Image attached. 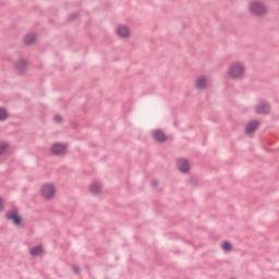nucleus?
I'll list each match as a JSON object with an SVG mask.
<instances>
[{
  "instance_id": "nucleus-2",
  "label": "nucleus",
  "mask_w": 279,
  "mask_h": 279,
  "mask_svg": "<svg viewBox=\"0 0 279 279\" xmlns=\"http://www.w3.org/2000/svg\"><path fill=\"white\" fill-rule=\"evenodd\" d=\"M250 12L254 14V16H265L267 7L260 1H254L250 4Z\"/></svg>"
},
{
  "instance_id": "nucleus-4",
  "label": "nucleus",
  "mask_w": 279,
  "mask_h": 279,
  "mask_svg": "<svg viewBox=\"0 0 279 279\" xmlns=\"http://www.w3.org/2000/svg\"><path fill=\"white\" fill-rule=\"evenodd\" d=\"M5 217L9 221H12L14 226H21L23 221L19 216V208L13 207L12 210L7 211Z\"/></svg>"
},
{
  "instance_id": "nucleus-20",
  "label": "nucleus",
  "mask_w": 279,
  "mask_h": 279,
  "mask_svg": "<svg viewBox=\"0 0 279 279\" xmlns=\"http://www.w3.org/2000/svg\"><path fill=\"white\" fill-rule=\"evenodd\" d=\"M73 271H74V274H80V267L74 266V267H73Z\"/></svg>"
},
{
  "instance_id": "nucleus-6",
  "label": "nucleus",
  "mask_w": 279,
  "mask_h": 279,
  "mask_svg": "<svg viewBox=\"0 0 279 279\" xmlns=\"http://www.w3.org/2000/svg\"><path fill=\"white\" fill-rule=\"evenodd\" d=\"M51 151L52 154H54V156H62V154L66 153V145L60 143L53 144L51 147Z\"/></svg>"
},
{
  "instance_id": "nucleus-18",
  "label": "nucleus",
  "mask_w": 279,
  "mask_h": 279,
  "mask_svg": "<svg viewBox=\"0 0 279 279\" xmlns=\"http://www.w3.org/2000/svg\"><path fill=\"white\" fill-rule=\"evenodd\" d=\"M222 250H225V252H230V250H232V244H230L228 241L223 242Z\"/></svg>"
},
{
  "instance_id": "nucleus-15",
  "label": "nucleus",
  "mask_w": 279,
  "mask_h": 279,
  "mask_svg": "<svg viewBox=\"0 0 279 279\" xmlns=\"http://www.w3.org/2000/svg\"><path fill=\"white\" fill-rule=\"evenodd\" d=\"M31 256H40L43 254V246H35L29 251Z\"/></svg>"
},
{
  "instance_id": "nucleus-8",
  "label": "nucleus",
  "mask_w": 279,
  "mask_h": 279,
  "mask_svg": "<svg viewBox=\"0 0 279 279\" xmlns=\"http://www.w3.org/2000/svg\"><path fill=\"white\" fill-rule=\"evenodd\" d=\"M195 87L198 90H204L208 88V78L206 76H199L195 82Z\"/></svg>"
},
{
  "instance_id": "nucleus-14",
  "label": "nucleus",
  "mask_w": 279,
  "mask_h": 279,
  "mask_svg": "<svg viewBox=\"0 0 279 279\" xmlns=\"http://www.w3.org/2000/svg\"><path fill=\"white\" fill-rule=\"evenodd\" d=\"M27 66V61L25 60H20L16 64H15V69L17 71H20L21 73H23V71H25V68Z\"/></svg>"
},
{
  "instance_id": "nucleus-1",
  "label": "nucleus",
  "mask_w": 279,
  "mask_h": 279,
  "mask_svg": "<svg viewBox=\"0 0 279 279\" xmlns=\"http://www.w3.org/2000/svg\"><path fill=\"white\" fill-rule=\"evenodd\" d=\"M245 75V66L243 63L235 62L232 63L229 68V77L232 80H241Z\"/></svg>"
},
{
  "instance_id": "nucleus-7",
  "label": "nucleus",
  "mask_w": 279,
  "mask_h": 279,
  "mask_svg": "<svg viewBox=\"0 0 279 279\" xmlns=\"http://www.w3.org/2000/svg\"><path fill=\"white\" fill-rule=\"evenodd\" d=\"M177 167L181 173H189L191 166L189 165V160L186 159H179L177 161Z\"/></svg>"
},
{
  "instance_id": "nucleus-9",
  "label": "nucleus",
  "mask_w": 279,
  "mask_h": 279,
  "mask_svg": "<svg viewBox=\"0 0 279 279\" xmlns=\"http://www.w3.org/2000/svg\"><path fill=\"white\" fill-rule=\"evenodd\" d=\"M153 138H155L157 143H165V141H167V135L160 130H155L153 131Z\"/></svg>"
},
{
  "instance_id": "nucleus-16",
  "label": "nucleus",
  "mask_w": 279,
  "mask_h": 279,
  "mask_svg": "<svg viewBox=\"0 0 279 279\" xmlns=\"http://www.w3.org/2000/svg\"><path fill=\"white\" fill-rule=\"evenodd\" d=\"M8 119V111L5 109L0 108V121H5Z\"/></svg>"
},
{
  "instance_id": "nucleus-10",
  "label": "nucleus",
  "mask_w": 279,
  "mask_h": 279,
  "mask_svg": "<svg viewBox=\"0 0 279 279\" xmlns=\"http://www.w3.org/2000/svg\"><path fill=\"white\" fill-rule=\"evenodd\" d=\"M118 36H121V38H128L130 36V28L128 26H119L117 28Z\"/></svg>"
},
{
  "instance_id": "nucleus-22",
  "label": "nucleus",
  "mask_w": 279,
  "mask_h": 279,
  "mask_svg": "<svg viewBox=\"0 0 279 279\" xmlns=\"http://www.w3.org/2000/svg\"><path fill=\"white\" fill-rule=\"evenodd\" d=\"M0 209L3 210V198L0 197Z\"/></svg>"
},
{
  "instance_id": "nucleus-23",
  "label": "nucleus",
  "mask_w": 279,
  "mask_h": 279,
  "mask_svg": "<svg viewBox=\"0 0 279 279\" xmlns=\"http://www.w3.org/2000/svg\"><path fill=\"white\" fill-rule=\"evenodd\" d=\"M153 186L156 189L158 186V181H153Z\"/></svg>"
},
{
  "instance_id": "nucleus-5",
  "label": "nucleus",
  "mask_w": 279,
  "mask_h": 279,
  "mask_svg": "<svg viewBox=\"0 0 279 279\" xmlns=\"http://www.w3.org/2000/svg\"><path fill=\"white\" fill-rule=\"evenodd\" d=\"M255 112L257 114H269V112H271V107L265 100H260L255 106Z\"/></svg>"
},
{
  "instance_id": "nucleus-13",
  "label": "nucleus",
  "mask_w": 279,
  "mask_h": 279,
  "mask_svg": "<svg viewBox=\"0 0 279 279\" xmlns=\"http://www.w3.org/2000/svg\"><path fill=\"white\" fill-rule=\"evenodd\" d=\"M35 41H36V34L34 33H31L24 37L25 45H32Z\"/></svg>"
},
{
  "instance_id": "nucleus-17",
  "label": "nucleus",
  "mask_w": 279,
  "mask_h": 279,
  "mask_svg": "<svg viewBox=\"0 0 279 279\" xmlns=\"http://www.w3.org/2000/svg\"><path fill=\"white\" fill-rule=\"evenodd\" d=\"M5 149H8V143H0V156H3V154H5Z\"/></svg>"
},
{
  "instance_id": "nucleus-11",
  "label": "nucleus",
  "mask_w": 279,
  "mask_h": 279,
  "mask_svg": "<svg viewBox=\"0 0 279 279\" xmlns=\"http://www.w3.org/2000/svg\"><path fill=\"white\" fill-rule=\"evenodd\" d=\"M258 121L253 120L248 124H246L245 132L246 134H252V132H255V130L258 128Z\"/></svg>"
},
{
  "instance_id": "nucleus-12",
  "label": "nucleus",
  "mask_w": 279,
  "mask_h": 279,
  "mask_svg": "<svg viewBox=\"0 0 279 279\" xmlns=\"http://www.w3.org/2000/svg\"><path fill=\"white\" fill-rule=\"evenodd\" d=\"M90 191L94 195H98V193H101V183L95 181L90 185Z\"/></svg>"
},
{
  "instance_id": "nucleus-3",
  "label": "nucleus",
  "mask_w": 279,
  "mask_h": 279,
  "mask_svg": "<svg viewBox=\"0 0 279 279\" xmlns=\"http://www.w3.org/2000/svg\"><path fill=\"white\" fill-rule=\"evenodd\" d=\"M41 197L45 199H51L56 195V186L51 183L44 184L40 190Z\"/></svg>"
},
{
  "instance_id": "nucleus-21",
  "label": "nucleus",
  "mask_w": 279,
  "mask_h": 279,
  "mask_svg": "<svg viewBox=\"0 0 279 279\" xmlns=\"http://www.w3.org/2000/svg\"><path fill=\"white\" fill-rule=\"evenodd\" d=\"M69 19L70 21H73V19H77V13L72 14Z\"/></svg>"
},
{
  "instance_id": "nucleus-19",
  "label": "nucleus",
  "mask_w": 279,
  "mask_h": 279,
  "mask_svg": "<svg viewBox=\"0 0 279 279\" xmlns=\"http://www.w3.org/2000/svg\"><path fill=\"white\" fill-rule=\"evenodd\" d=\"M54 121L56 123H60V121H62V116L60 114L54 116Z\"/></svg>"
}]
</instances>
